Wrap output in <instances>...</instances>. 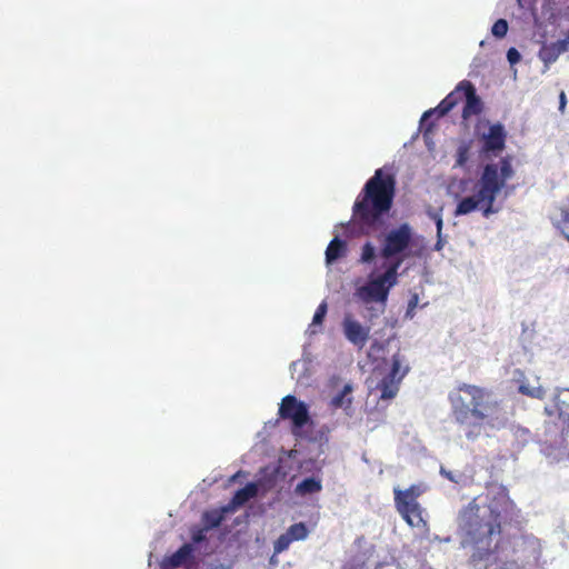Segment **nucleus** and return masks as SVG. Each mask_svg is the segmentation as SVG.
Instances as JSON below:
<instances>
[{
    "label": "nucleus",
    "mask_w": 569,
    "mask_h": 569,
    "mask_svg": "<svg viewBox=\"0 0 569 569\" xmlns=\"http://www.w3.org/2000/svg\"><path fill=\"white\" fill-rule=\"evenodd\" d=\"M462 99L459 94L458 86L438 104V109H442L446 113L450 112Z\"/></svg>",
    "instance_id": "nucleus-20"
},
{
    "label": "nucleus",
    "mask_w": 569,
    "mask_h": 569,
    "mask_svg": "<svg viewBox=\"0 0 569 569\" xmlns=\"http://www.w3.org/2000/svg\"><path fill=\"white\" fill-rule=\"evenodd\" d=\"M412 239L411 228L408 223H402L398 228L390 230L383 238L380 249V256L393 261L400 259L398 256L402 253L410 244Z\"/></svg>",
    "instance_id": "nucleus-8"
},
{
    "label": "nucleus",
    "mask_w": 569,
    "mask_h": 569,
    "mask_svg": "<svg viewBox=\"0 0 569 569\" xmlns=\"http://www.w3.org/2000/svg\"><path fill=\"white\" fill-rule=\"evenodd\" d=\"M458 91L466 100L461 113L462 119L468 120L473 116H479L483 110V103L477 94L473 83L469 80H462L458 83Z\"/></svg>",
    "instance_id": "nucleus-10"
},
{
    "label": "nucleus",
    "mask_w": 569,
    "mask_h": 569,
    "mask_svg": "<svg viewBox=\"0 0 569 569\" xmlns=\"http://www.w3.org/2000/svg\"><path fill=\"white\" fill-rule=\"evenodd\" d=\"M322 490V481L319 477L305 478L295 488V493L299 497L319 493Z\"/></svg>",
    "instance_id": "nucleus-15"
},
{
    "label": "nucleus",
    "mask_w": 569,
    "mask_h": 569,
    "mask_svg": "<svg viewBox=\"0 0 569 569\" xmlns=\"http://www.w3.org/2000/svg\"><path fill=\"white\" fill-rule=\"evenodd\" d=\"M450 540H451V539H450V537H447V538H445L442 541H445V542H449Z\"/></svg>",
    "instance_id": "nucleus-37"
},
{
    "label": "nucleus",
    "mask_w": 569,
    "mask_h": 569,
    "mask_svg": "<svg viewBox=\"0 0 569 569\" xmlns=\"http://www.w3.org/2000/svg\"><path fill=\"white\" fill-rule=\"evenodd\" d=\"M517 516L515 502L505 489L488 491L473 498L458 516L466 541L473 548V562L492 555L498 546L493 537L501 535L502 522Z\"/></svg>",
    "instance_id": "nucleus-1"
},
{
    "label": "nucleus",
    "mask_w": 569,
    "mask_h": 569,
    "mask_svg": "<svg viewBox=\"0 0 569 569\" xmlns=\"http://www.w3.org/2000/svg\"><path fill=\"white\" fill-rule=\"evenodd\" d=\"M429 217L436 222L437 237L440 238L442 233L443 220L440 211L429 212Z\"/></svg>",
    "instance_id": "nucleus-30"
},
{
    "label": "nucleus",
    "mask_w": 569,
    "mask_h": 569,
    "mask_svg": "<svg viewBox=\"0 0 569 569\" xmlns=\"http://www.w3.org/2000/svg\"><path fill=\"white\" fill-rule=\"evenodd\" d=\"M568 429H569V412H568Z\"/></svg>",
    "instance_id": "nucleus-38"
},
{
    "label": "nucleus",
    "mask_w": 569,
    "mask_h": 569,
    "mask_svg": "<svg viewBox=\"0 0 569 569\" xmlns=\"http://www.w3.org/2000/svg\"><path fill=\"white\" fill-rule=\"evenodd\" d=\"M469 159V147L466 144H462L457 150V159L456 164L458 167H463Z\"/></svg>",
    "instance_id": "nucleus-28"
},
{
    "label": "nucleus",
    "mask_w": 569,
    "mask_h": 569,
    "mask_svg": "<svg viewBox=\"0 0 569 569\" xmlns=\"http://www.w3.org/2000/svg\"><path fill=\"white\" fill-rule=\"evenodd\" d=\"M257 493V485L254 482L247 483L243 488L236 491L230 502L224 506V511H234L237 508L243 506L250 499L254 498Z\"/></svg>",
    "instance_id": "nucleus-14"
},
{
    "label": "nucleus",
    "mask_w": 569,
    "mask_h": 569,
    "mask_svg": "<svg viewBox=\"0 0 569 569\" xmlns=\"http://www.w3.org/2000/svg\"><path fill=\"white\" fill-rule=\"evenodd\" d=\"M402 259L391 261L386 271L370 279L366 284L357 288L355 295L363 303L379 302L386 305L390 289L398 282V270Z\"/></svg>",
    "instance_id": "nucleus-5"
},
{
    "label": "nucleus",
    "mask_w": 569,
    "mask_h": 569,
    "mask_svg": "<svg viewBox=\"0 0 569 569\" xmlns=\"http://www.w3.org/2000/svg\"><path fill=\"white\" fill-rule=\"evenodd\" d=\"M292 538H290L286 532L280 535L279 538L273 543L274 553H281L289 548L291 545Z\"/></svg>",
    "instance_id": "nucleus-24"
},
{
    "label": "nucleus",
    "mask_w": 569,
    "mask_h": 569,
    "mask_svg": "<svg viewBox=\"0 0 569 569\" xmlns=\"http://www.w3.org/2000/svg\"><path fill=\"white\" fill-rule=\"evenodd\" d=\"M567 271L569 272V267H568V270H567Z\"/></svg>",
    "instance_id": "nucleus-39"
},
{
    "label": "nucleus",
    "mask_w": 569,
    "mask_h": 569,
    "mask_svg": "<svg viewBox=\"0 0 569 569\" xmlns=\"http://www.w3.org/2000/svg\"><path fill=\"white\" fill-rule=\"evenodd\" d=\"M568 50L567 40H558L551 43H543L539 49L538 57L543 62L546 72L552 63L557 61L560 54Z\"/></svg>",
    "instance_id": "nucleus-13"
},
{
    "label": "nucleus",
    "mask_w": 569,
    "mask_h": 569,
    "mask_svg": "<svg viewBox=\"0 0 569 569\" xmlns=\"http://www.w3.org/2000/svg\"><path fill=\"white\" fill-rule=\"evenodd\" d=\"M229 511H224V506L220 509L204 511L202 515V523L208 530L218 528L224 520V516Z\"/></svg>",
    "instance_id": "nucleus-18"
},
{
    "label": "nucleus",
    "mask_w": 569,
    "mask_h": 569,
    "mask_svg": "<svg viewBox=\"0 0 569 569\" xmlns=\"http://www.w3.org/2000/svg\"><path fill=\"white\" fill-rule=\"evenodd\" d=\"M417 302H418V296L415 295L410 301H409V308H415L417 306Z\"/></svg>",
    "instance_id": "nucleus-34"
},
{
    "label": "nucleus",
    "mask_w": 569,
    "mask_h": 569,
    "mask_svg": "<svg viewBox=\"0 0 569 569\" xmlns=\"http://www.w3.org/2000/svg\"><path fill=\"white\" fill-rule=\"evenodd\" d=\"M559 99H560V110H563V108L566 106V94H565V92L560 93Z\"/></svg>",
    "instance_id": "nucleus-33"
},
{
    "label": "nucleus",
    "mask_w": 569,
    "mask_h": 569,
    "mask_svg": "<svg viewBox=\"0 0 569 569\" xmlns=\"http://www.w3.org/2000/svg\"><path fill=\"white\" fill-rule=\"evenodd\" d=\"M327 311H328V305H327L326 301H322L318 306V308H317V310H316V312L313 315L311 326H320V325H322V322L325 320V317L327 315Z\"/></svg>",
    "instance_id": "nucleus-26"
},
{
    "label": "nucleus",
    "mask_w": 569,
    "mask_h": 569,
    "mask_svg": "<svg viewBox=\"0 0 569 569\" xmlns=\"http://www.w3.org/2000/svg\"><path fill=\"white\" fill-rule=\"evenodd\" d=\"M342 330L346 339L359 349H362L370 338V327L362 326L349 313L343 317Z\"/></svg>",
    "instance_id": "nucleus-11"
},
{
    "label": "nucleus",
    "mask_w": 569,
    "mask_h": 569,
    "mask_svg": "<svg viewBox=\"0 0 569 569\" xmlns=\"http://www.w3.org/2000/svg\"><path fill=\"white\" fill-rule=\"evenodd\" d=\"M557 227L563 237L569 241V207L561 209V217L557 222Z\"/></svg>",
    "instance_id": "nucleus-23"
},
{
    "label": "nucleus",
    "mask_w": 569,
    "mask_h": 569,
    "mask_svg": "<svg viewBox=\"0 0 569 569\" xmlns=\"http://www.w3.org/2000/svg\"><path fill=\"white\" fill-rule=\"evenodd\" d=\"M396 178L380 168L365 183L352 206L348 223L353 236H371L385 224L396 194Z\"/></svg>",
    "instance_id": "nucleus-2"
},
{
    "label": "nucleus",
    "mask_w": 569,
    "mask_h": 569,
    "mask_svg": "<svg viewBox=\"0 0 569 569\" xmlns=\"http://www.w3.org/2000/svg\"><path fill=\"white\" fill-rule=\"evenodd\" d=\"M453 421L466 428V438L470 441L478 439L482 429L493 427V419L500 409L492 392L477 385L458 383L448 395Z\"/></svg>",
    "instance_id": "nucleus-3"
},
{
    "label": "nucleus",
    "mask_w": 569,
    "mask_h": 569,
    "mask_svg": "<svg viewBox=\"0 0 569 569\" xmlns=\"http://www.w3.org/2000/svg\"><path fill=\"white\" fill-rule=\"evenodd\" d=\"M409 370L410 367L405 365V358L399 352L395 353L391 358L390 371L377 385V389L380 391V399H393L399 391L401 380Z\"/></svg>",
    "instance_id": "nucleus-7"
},
{
    "label": "nucleus",
    "mask_w": 569,
    "mask_h": 569,
    "mask_svg": "<svg viewBox=\"0 0 569 569\" xmlns=\"http://www.w3.org/2000/svg\"><path fill=\"white\" fill-rule=\"evenodd\" d=\"M492 569H509V568L506 566V563H502V565H496V567Z\"/></svg>",
    "instance_id": "nucleus-36"
},
{
    "label": "nucleus",
    "mask_w": 569,
    "mask_h": 569,
    "mask_svg": "<svg viewBox=\"0 0 569 569\" xmlns=\"http://www.w3.org/2000/svg\"><path fill=\"white\" fill-rule=\"evenodd\" d=\"M207 531L206 527L202 528H194L191 531V539L194 543L203 542L207 539Z\"/></svg>",
    "instance_id": "nucleus-29"
},
{
    "label": "nucleus",
    "mask_w": 569,
    "mask_h": 569,
    "mask_svg": "<svg viewBox=\"0 0 569 569\" xmlns=\"http://www.w3.org/2000/svg\"><path fill=\"white\" fill-rule=\"evenodd\" d=\"M395 506L402 519L410 526L417 528L427 527V521L422 517V508L418 502L422 490L419 486L412 485L406 490L393 489Z\"/></svg>",
    "instance_id": "nucleus-6"
},
{
    "label": "nucleus",
    "mask_w": 569,
    "mask_h": 569,
    "mask_svg": "<svg viewBox=\"0 0 569 569\" xmlns=\"http://www.w3.org/2000/svg\"><path fill=\"white\" fill-rule=\"evenodd\" d=\"M447 113L442 110V109H438V106L433 109H430L428 111H426L423 114H422V118H421V126H426V133L431 131L432 127H433V123L430 122L428 123L429 119L433 116L437 117V119L446 116Z\"/></svg>",
    "instance_id": "nucleus-22"
},
{
    "label": "nucleus",
    "mask_w": 569,
    "mask_h": 569,
    "mask_svg": "<svg viewBox=\"0 0 569 569\" xmlns=\"http://www.w3.org/2000/svg\"><path fill=\"white\" fill-rule=\"evenodd\" d=\"M491 32L497 38H503L508 32V22L505 19H498L492 28Z\"/></svg>",
    "instance_id": "nucleus-27"
},
{
    "label": "nucleus",
    "mask_w": 569,
    "mask_h": 569,
    "mask_svg": "<svg viewBox=\"0 0 569 569\" xmlns=\"http://www.w3.org/2000/svg\"><path fill=\"white\" fill-rule=\"evenodd\" d=\"M347 251L346 241L341 240L339 237H335L326 249V262L330 264L333 261L343 258L347 254Z\"/></svg>",
    "instance_id": "nucleus-16"
},
{
    "label": "nucleus",
    "mask_w": 569,
    "mask_h": 569,
    "mask_svg": "<svg viewBox=\"0 0 569 569\" xmlns=\"http://www.w3.org/2000/svg\"><path fill=\"white\" fill-rule=\"evenodd\" d=\"M278 415L281 419L291 421L295 436H299L300 429L310 420L307 405L292 395L282 398Z\"/></svg>",
    "instance_id": "nucleus-9"
},
{
    "label": "nucleus",
    "mask_w": 569,
    "mask_h": 569,
    "mask_svg": "<svg viewBox=\"0 0 569 569\" xmlns=\"http://www.w3.org/2000/svg\"><path fill=\"white\" fill-rule=\"evenodd\" d=\"M442 247H443V241H442V237L440 236V238L438 237V240H437V243L435 246V249L436 250H440V249H442Z\"/></svg>",
    "instance_id": "nucleus-35"
},
{
    "label": "nucleus",
    "mask_w": 569,
    "mask_h": 569,
    "mask_svg": "<svg viewBox=\"0 0 569 569\" xmlns=\"http://www.w3.org/2000/svg\"><path fill=\"white\" fill-rule=\"evenodd\" d=\"M482 151L497 153L505 149L507 132L503 124L497 122L489 127L488 132L482 134Z\"/></svg>",
    "instance_id": "nucleus-12"
},
{
    "label": "nucleus",
    "mask_w": 569,
    "mask_h": 569,
    "mask_svg": "<svg viewBox=\"0 0 569 569\" xmlns=\"http://www.w3.org/2000/svg\"><path fill=\"white\" fill-rule=\"evenodd\" d=\"M352 391V385H345L342 390L330 400V407L333 409L342 408L345 410H349L353 400L350 396Z\"/></svg>",
    "instance_id": "nucleus-17"
},
{
    "label": "nucleus",
    "mask_w": 569,
    "mask_h": 569,
    "mask_svg": "<svg viewBox=\"0 0 569 569\" xmlns=\"http://www.w3.org/2000/svg\"><path fill=\"white\" fill-rule=\"evenodd\" d=\"M519 392L530 397H540L541 395L540 388H531L530 386L525 383H521L519 386Z\"/></svg>",
    "instance_id": "nucleus-31"
},
{
    "label": "nucleus",
    "mask_w": 569,
    "mask_h": 569,
    "mask_svg": "<svg viewBox=\"0 0 569 569\" xmlns=\"http://www.w3.org/2000/svg\"><path fill=\"white\" fill-rule=\"evenodd\" d=\"M376 257V249L371 242H366L361 248L360 261L363 263L371 262Z\"/></svg>",
    "instance_id": "nucleus-25"
},
{
    "label": "nucleus",
    "mask_w": 569,
    "mask_h": 569,
    "mask_svg": "<svg viewBox=\"0 0 569 569\" xmlns=\"http://www.w3.org/2000/svg\"><path fill=\"white\" fill-rule=\"evenodd\" d=\"M520 58H521V56H520L519 51L516 48H510L507 51V59H508V61L511 64H515V63L519 62Z\"/></svg>",
    "instance_id": "nucleus-32"
},
{
    "label": "nucleus",
    "mask_w": 569,
    "mask_h": 569,
    "mask_svg": "<svg viewBox=\"0 0 569 569\" xmlns=\"http://www.w3.org/2000/svg\"><path fill=\"white\" fill-rule=\"evenodd\" d=\"M193 552V548L190 543L182 545L176 552H173L168 558V563L171 567H180L182 566L188 559L191 558Z\"/></svg>",
    "instance_id": "nucleus-19"
},
{
    "label": "nucleus",
    "mask_w": 569,
    "mask_h": 569,
    "mask_svg": "<svg viewBox=\"0 0 569 569\" xmlns=\"http://www.w3.org/2000/svg\"><path fill=\"white\" fill-rule=\"evenodd\" d=\"M515 176L511 158L503 157L499 163H487L475 183V194L462 198L455 210V216H465L481 210L488 218L498 212L495 207L497 196L505 188L506 182Z\"/></svg>",
    "instance_id": "nucleus-4"
},
{
    "label": "nucleus",
    "mask_w": 569,
    "mask_h": 569,
    "mask_svg": "<svg viewBox=\"0 0 569 569\" xmlns=\"http://www.w3.org/2000/svg\"><path fill=\"white\" fill-rule=\"evenodd\" d=\"M286 533L290 538H292V541H297V540L306 539L308 537L309 530L303 522H298V523L291 525L287 529Z\"/></svg>",
    "instance_id": "nucleus-21"
}]
</instances>
